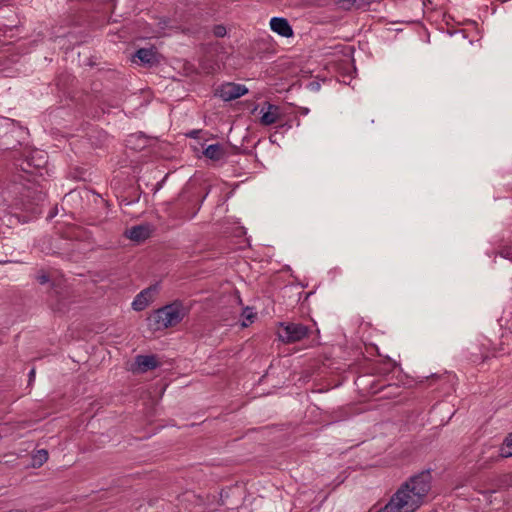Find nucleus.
I'll list each match as a JSON object with an SVG mask.
<instances>
[{
  "label": "nucleus",
  "instance_id": "1",
  "mask_svg": "<svg viewBox=\"0 0 512 512\" xmlns=\"http://www.w3.org/2000/svg\"><path fill=\"white\" fill-rule=\"evenodd\" d=\"M431 474L423 471L404 482L390 500L403 512H416L431 489Z\"/></svg>",
  "mask_w": 512,
  "mask_h": 512
},
{
  "label": "nucleus",
  "instance_id": "2",
  "mask_svg": "<svg viewBox=\"0 0 512 512\" xmlns=\"http://www.w3.org/2000/svg\"><path fill=\"white\" fill-rule=\"evenodd\" d=\"M189 313L181 301H174L157 310L149 318L150 327L157 331L178 325Z\"/></svg>",
  "mask_w": 512,
  "mask_h": 512
},
{
  "label": "nucleus",
  "instance_id": "3",
  "mask_svg": "<svg viewBox=\"0 0 512 512\" xmlns=\"http://www.w3.org/2000/svg\"><path fill=\"white\" fill-rule=\"evenodd\" d=\"M278 337L283 343H295L308 336L309 328L301 323L280 322Z\"/></svg>",
  "mask_w": 512,
  "mask_h": 512
},
{
  "label": "nucleus",
  "instance_id": "4",
  "mask_svg": "<svg viewBox=\"0 0 512 512\" xmlns=\"http://www.w3.org/2000/svg\"><path fill=\"white\" fill-rule=\"evenodd\" d=\"M248 93V88L242 84L226 82L215 91V95L223 101H232Z\"/></svg>",
  "mask_w": 512,
  "mask_h": 512
},
{
  "label": "nucleus",
  "instance_id": "5",
  "mask_svg": "<svg viewBox=\"0 0 512 512\" xmlns=\"http://www.w3.org/2000/svg\"><path fill=\"white\" fill-rule=\"evenodd\" d=\"M158 292V285H151L145 289H143L141 292H139L133 302H132V308L135 311H143L145 308L149 306L150 303L153 302L155 295Z\"/></svg>",
  "mask_w": 512,
  "mask_h": 512
},
{
  "label": "nucleus",
  "instance_id": "6",
  "mask_svg": "<svg viewBox=\"0 0 512 512\" xmlns=\"http://www.w3.org/2000/svg\"><path fill=\"white\" fill-rule=\"evenodd\" d=\"M271 30L281 37L290 38L294 31L289 21L284 17H273L270 20Z\"/></svg>",
  "mask_w": 512,
  "mask_h": 512
},
{
  "label": "nucleus",
  "instance_id": "7",
  "mask_svg": "<svg viewBox=\"0 0 512 512\" xmlns=\"http://www.w3.org/2000/svg\"><path fill=\"white\" fill-rule=\"evenodd\" d=\"M261 113L260 123L264 126L276 123L281 116L280 107L270 103H265L261 109Z\"/></svg>",
  "mask_w": 512,
  "mask_h": 512
},
{
  "label": "nucleus",
  "instance_id": "8",
  "mask_svg": "<svg viewBox=\"0 0 512 512\" xmlns=\"http://www.w3.org/2000/svg\"><path fill=\"white\" fill-rule=\"evenodd\" d=\"M124 235L128 239L140 243L150 237L151 229L147 224L136 225L127 229Z\"/></svg>",
  "mask_w": 512,
  "mask_h": 512
},
{
  "label": "nucleus",
  "instance_id": "9",
  "mask_svg": "<svg viewBox=\"0 0 512 512\" xmlns=\"http://www.w3.org/2000/svg\"><path fill=\"white\" fill-rule=\"evenodd\" d=\"M135 56L144 65L152 66L158 63L157 52L153 48H140Z\"/></svg>",
  "mask_w": 512,
  "mask_h": 512
},
{
  "label": "nucleus",
  "instance_id": "10",
  "mask_svg": "<svg viewBox=\"0 0 512 512\" xmlns=\"http://www.w3.org/2000/svg\"><path fill=\"white\" fill-rule=\"evenodd\" d=\"M135 363L141 372H146L157 368L158 362L154 355H138Z\"/></svg>",
  "mask_w": 512,
  "mask_h": 512
},
{
  "label": "nucleus",
  "instance_id": "11",
  "mask_svg": "<svg viewBox=\"0 0 512 512\" xmlns=\"http://www.w3.org/2000/svg\"><path fill=\"white\" fill-rule=\"evenodd\" d=\"M203 154L213 161H218L225 156V149L221 144H211L205 148Z\"/></svg>",
  "mask_w": 512,
  "mask_h": 512
},
{
  "label": "nucleus",
  "instance_id": "12",
  "mask_svg": "<svg viewBox=\"0 0 512 512\" xmlns=\"http://www.w3.org/2000/svg\"><path fill=\"white\" fill-rule=\"evenodd\" d=\"M498 457L508 458L512 457V433H510L499 449Z\"/></svg>",
  "mask_w": 512,
  "mask_h": 512
},
{
  "label": "nucleus",
  "instance_id": "13",
  "mask_svg": "<svg viewBox=\"0 0 512 512\" xmlns=\"http://www.w3.org/2000/svg\"><path fill=\"white\" fill-rule=\"evenodd\" d=\"M48 460V452L45 449L38 450L33 455V466L40 467Z\"/></svg>",
  "mask_w": 512,
  "mask_h": 512
},
{
  "label": "nucleus",
  "instance_id": "14",
  "mask_svg": "<svg viewBox=\"0 0 512 512\" xmlns=\"http://www.w3.org/2000/svg\"><path fill=\"white\" fill-rule=\"evenodd\" d=\"M378 512H403V511L398 509L397 505H395L394 502L389 500L388 503L383 508H381Z\"/></svg>",
  "mask_w": 512,
  "mask_h": 512
},
{
  "label": "nucleus",
  "instance_id": "15",
  "mask_svg": "<svg viewBox=\"0 0 512 512\" xmlns=\"http://www.w3.org/2000/svg\"><path fill=\"white\" fill-rule=\"evenodd\" d=\"M335 2L345 10H350L355 6V0H335Z\"/></svg>",
  "mask_w": 512,
  "mask_h": 512
},
{
  "label": "nucleus",
  "instance_id": "16",
  "mask_svg": "<svg viewBox=\"0 0 512 512\" xmlns=\"http://www.w3.org/2000/svg\"><path fill=\"white\" fill-rule=\"evenodd\" d=\"M213 33L216 37H224L226 35V28L223 25H216L213 29Z\"/></svg>",
  "mask_w": 512,
  "mask_h": 512
},
{
  "label": "nucleus",
  "instance_id": "17",
  "mask_svg": "<svg viewBox=\"0 0 512 512\" xmlns=\"http://www.w3.org/2000/svg\"><path fill=\"white\" fill-rule=\"evenodd\" d=\"M371 2L372 0H355V6L353 8H364L368 6Z\"/></svg>",
  "mask_w": 512,
  "mask_h": 512
},
{
  "label": "nucleus",
  "instance_id": "18",
  "mask_svg": "<svg viewBox=\"0 0 512 512\" xmlns=\"http://www.w3.org/2000/svg\"><path fill=\"white\" fill-rule=\"evenodd\" d=\"M500 256L503 257V258H506V259H510L512 260V251L510 248H503L500 252H499Z\"/></svg>",
  "mask_w": 512,
  "mask_h": 512
},
{
  "label": "nucleus",
  "instance_id": "19",
  "mask_svg": "<svg viewBox=\"0 0 512 512\" xmlns=\"http://www.w3.org/2000/svg\"><path fill=\"white\" fill-rule=\"evenodd\" d=\"M244 316L251 323L255 317V314L249 308H246L244 310Z\"/></svg>",
  "mask_w": 512,
  "mask_h": 512
},
{
  "label": "nucleus",
  "instance_id": "20",
  "mask_svg": "<svg viewBox=\"0 0 512 512\" xmlns=\"http://www.w3.org/2000/svg\"><path fill=\"white\" fill-rule=\"evenodd\" d=\"M37 280L40 284H46L49 282V277L46 274H41L37 277Z\"/></svg>",
  "mask_w": 512,
  "mask_h": 512
},
{
  "label": "nucleus",
  "instance_id": "21",
  "mask_svg": "<svg viewBox=\"0 0 512 512\" xmlns=\"http://www.w3.org/2000/svg\"><path fill=\"white\" fill-rule=\"evenodd\" d=\"M34 377H35V369H32V370L29 372V378H30V380H31V379H32V378H34Z\"/></svg>",
  "mask_w": 512,
  "mask_h": 512
},
{
  "label": "nucleus",
  "instance_id": "22",
  "mask_svg": "<svg viewBox=\"0 0 512 512\" xmlns=\"http://www.w3.org/2000/svg\"><path fill=\"white\" fill-rule=\"evenodd\" d=\"M242 325H243L244 327H246V326H248V323L243 322V323H242Z\"/></svg>",
  "mask_w": 512,
  "mask_h": 512
}]
</instances>
